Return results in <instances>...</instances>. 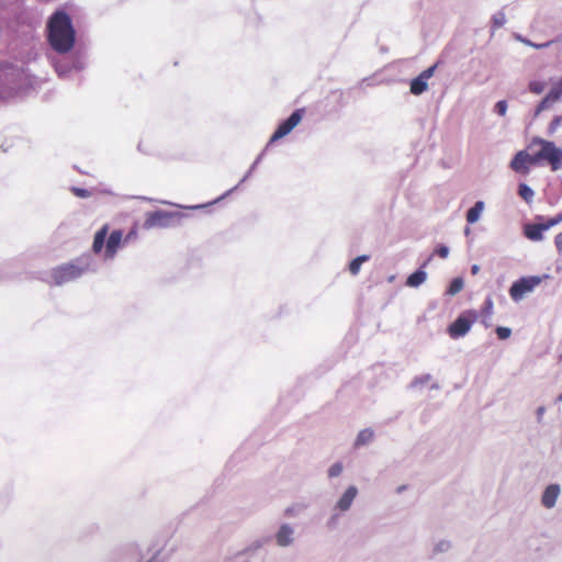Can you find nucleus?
Returning <instances> with one entry per match:
<instances>
[{"instance_id": "nucleus-1", "label": "nucleus", "mask_w": 562, "mask_h": 562, "mask_svg": "<svg viewBox=\"0 0 562 562\" xmlns=\"http://www.w3.org/2000/svg\"><path fill=\"white\" fill-rule=\"evenodd\" d=\"M116 250L117 248H89L74 261L52 269L47 281L57 286L71 282L86 272L95 271L102 263L113 260Z\"/></svg>"}, {"instance_id": "nucleus-2", "label": "nucleus", "mask_w": 562, "mask_h": 562, "mask_svg": "<svg viewBox=\"0 0 562 562\" xmlns=\"http://www.w3.org/2000/svg\"><path fill=\"white\" fill-rule=\"evenodd\" d=\"M535 144L540 145L541 149L533 155H529L525 150L518 151L510 162L513 170L527 175L529 172L528 165H537L541 160L548 161L552 171L562 168V149L558 148L553 142L540 137L532 138L531 145Z\"/></svg>"}, {"instance_id": "nucleus-3", "label": "nucleus", "mask_w": 562, "mask_h": 562, "mask_svg": "<svg viewBox=\"0 0 562 562\" xmlns=\"http://www.w3.org/2000/svg\"><path fill=\"white\" fill-rule=\"evenodd\" d=\"M48 42L54 50L68 53L75 45V30L71 19L64 11H56L49 19Z\"/></svg>"}, {"instance_id": "nucleus-4", "label": "nucleus", "mask_w": 562, "mask_h": 562, "mask_svg": "<svg viewBox=\"0 0 562 562\" xmlns=\"http://www.w3.org/2000/svg\"><path fill=\"white\" fill-rule=\"evenodd\" d=\"M548 274L543 276H528L516 280L510 289L509 295L514 302L521 301L525 295L531 293L544 279H548Z\"/></svg>"}, {"instance_id": "nucleus-5", "label": "nucleus", "mask_w": 562, "mask_h": 562, "mask_svg": "<svg viewBox=\"0 0 562 562\" xmlns=\"http://www.w3.org/2000/svg\"><path fill=\"white\" fill-rule=\"evenodd\" d=\"M476 319L474 312H467L460 314L447 328L449 336L452 339H458L465 336Z\"/></svg>"}, {"instance_id": "nucleus-6", "label": "nucleus", "mask_w": 562, "mask_h": 562, "mask_svg": "<svg viewBox=\"0 0 562 562\" xmlns=\"http://www.w3.org/2000/svg\"><path fill=\"white\" fill-rule=\"evenodd\" d=\"M305 109L295 110L285 121H283L274 131L270 138V143L277 142L292 132L294 127L302 121Z\"/></svg>"}, {"instance_id": "nucleus-7", "label": "nucleus", "mask_w": 562, "mask_h": 562, "mask_svg": "<svg viewBox=\"0 0 562 562\" xmlns=\"http://www.w3.org/2000/svg\"><path fill=\"white\" fill-rule=\"evenodd\" d=\"M305 109L295 110L285 121H283L274 131L270 138V143L277 142L292 132L294 127L302 121Z\"/></svg>"}, {"instance_id": "nucleus-8", "label": "nucleus", "mask_w": 562, "mask_h": 562, "mask_svg": "<svg viewBox=\"0 0 562 562\" xmlns=\"http://www.w3.org/2000/svg\"><path fill=\"white\" fill-rule=\"evenodd\" d=\"M562 98V76L552 83L549 92L537 105L535 115L538 116L541 112L549 110Z\"/></svg>"}, {"instance_id": "nucleus-9", "label": "nucleus", "mask_w": 562, "mask_h": 562, "mask_svg": "<svg viewBox=\"0 0 562 562\" xmlns=\"http://www.w3.org/2000/svg\"><path fill=\"white\" fill-rule=\"evenodd\" d=\"M562 221V213L557 215L554 218L548 221L547 223L540 224H528L524 228V233L527 238L533 241H538L542 239V235L546 231L557 225Z\"/></svg>"}, {"instance_id": "nucleus-10", "label": "nucleus", "mask_w": 562, "mask_h": 562, "mask_svg": "<svg viewBox=\"0 0 562 562\" xmlns=\"http://www.w3.org/2000/svg\"><path fill=\"white\" fill-rule=\"evenodd\" d=\"M274 540L278 547L288 548L295 542V529L292 525L283 522L274 533Z\"/></svg>"}, {"instance_id": "nucleus-11", "label": "nucleus", "mask_w": 562, "mask_h": 562, "mask_svg": "<svg viewBox=\"0 0 562 562\" xmlns=\"http://www.w3.org/2000/svg\"><path fill=\"white\" fill-rule=\"evenodd\" d=\"M436 67L437 65L428 67L412 80L409 87L411 93L414 95H419L428 89L427 80L434 76Z\"/></svg>"}, {"instance_id": "nucleus-12", "label": "nucleus", "mask_w": 562, "mask_h": 562, "mask_svg": "<svg viewBox=\"0 0 562 562\" xmlns=\"http://www.w3.org/2000/svg\"><path fill=\"white\" fill-rule=\"evenodd\" d=\"M357 495H358L357 486H355V485L348 486L347 490L344 492V494L336 502V504L334 506V510H338L339 513L348 512L351 508L352 503L355 502Z\"/></svg>"}, {"instance_id": "nucleus-13", "label": "nucleus", "mask_w": 562, "mask_h": 562, "mask_svg": "<svg viewBox=\"0 0 562 562\" xmlns=\"http://www.w3.org/2000/svg\"><path fill=\"white\" fill-rule=\"evenodd\" d=\"M171 220L172 216L169 213L155 211L147 214L144 226L146 228L166 227L169 225Z\"/></svg>"}, {"instance_id": "nucleus-14", "label": "nucleus", "mask_w": 562, "mask_h": 562, "mask_svg": "<svg viewBox=\"0 0 562 562\" xmlns=\"http://www.w3.org/2000/svg\"><path fill=\"white\" fill-rule=\"evenodd\" d=\"M561 494V486L558 483L549 484L542 495H541V504L544 508L551 509L555 506L557 501Z\"/></svg>"}, {"instance_id": "nucleus-15", "label": "nucleus", "mask_w": 562, "mask_h": 562, "mask_svg": "<svg viewBox=\"0 0 562 562\" xmlns=\"http://www.w3.org/2000/svg\"><path fill=\"white\" fill-rule=\"evenodd\" d=\"M429 259H427L419 269L409 274L406 279L405 284L409 288H418L427 279V272L424 268L427 266Z\"/></svg>"}, {"instance_id": "nucleus-16", "label": "nucleus", "mask_w": 562, "mask_h": 562, "mask_svg": "<svg viewBox=\"0 0 562 562\" xmlns=\"http://www.w3.org/2000/svg\"><path fill=\"white\" fill-rule=\"evenodd\" d=\"M135 234V228H132L124 237L121 229H115L110 234L105 246H120L122 241L130 243Z\"/></svg>"}, {"instance_id": "nucleus-17", "label": "nucleus", "mask_w": 562, "mask_h": 562, "mask_svg": "<svg viewBox=\"0 0 562 562\" xmlns=\"http://www.w3.org/2000/svg\"><path fill=\"white\" fill-rule=\"evenodd\" d=\"M373 437H374V432L371 428L362 429L357 435V438L353 443L355 448H360V447L369 445L373 440Z\"/></svg>"}, {"instance_id": "nucleus-18", "label": "nucleus", "mask_w": 562, "mask_h": 562, "mask_svg": "<svg viewBox=\"0 0 562 562\" xmlns=\"http://www.w3.org/2000/svg\"><path fill=\"white\" fill-rule=\"evenodd\" d=\"M483 209H484V203L482 201H477L467 213L468 223L473 224V223L477 222Z\"/></svg>"}, {"instance_id": "nucleus-19", "label": "nucleus", "mask_w": 562, "mask_h": 562, "mask_svg": "<svg viewBox=\"0 0 562 562\" xmlns=\"http://www.w3.org/2000/svg\"><path fill=\"white\" fill-rule=\"evenodd\" d=\"M370 259L368 255H361L352 259L349 263V271L351 274L356 276L359 273L361 265L367 262Z\"/></svg>"}, {"instance_id": "nucleus-20", "label": "nucleus", "mask_w": 562, "mask_h": 562, "mask_svg": "<svg viewBox=\"0 0 562 562\" xmlns=\"http://www.w3.org/2000/svg\"><path fill=\"white\" fill-rule=\"evenodd\" d=\"M519 196L525 200L527 203H530L535 196L533 190L527 186L526 183H520L518 187Z\"/></svg>"}, {"instance_id": "nucleus-21", "label": "nucleus", "mask_w": 562, "mask_h": 562, "mask_svg": "<svg viewBox=\"0 0 562 562\" xmlns=\"http://www.w3.org/2000/svg\"><path fill=\"white\" fill-rule=\"evenodd\" d=\"M108 233L109 226L105 224L95 233L92 246H104Z\"/></svg>"}, {"instance_id": "nucleus-22", "label": "nucleus", "mask_w": 562, "mask_h": 562, "mask_svg": "<svg viewBox=\"0 0 562 562\" xmlns=\"http://www.w3.org/2000/svg\"><path fill=\"white\" fill-rule=\"evenodd\" d=\"M306 509V505L305 504H301V503H297V504H293L289 507L285 508L284 510V514L288 516V517H297L300 516L304 510Z\"/></svg>"}, {"instance_id": "nucleus-23", "label": "nucleus", "mask_w": 562, "mask_h": 562, "mask_svg": "<svg viewBox=\"0 0 562 562\" xmlns=\"http://www.w3.org/2000/svg\"><path fill=\"white\" fill-rule=\"evenodd\" d=\"M464 282L462 278H454L447 290V294L456 295L463 289Z\"/></svg>"}, {"instance_id": "nucleus-24", "label": "nucleus", "mask_w": 562, "mask_h": 562, "mask_svg": "<svg viewBox=\"0 0 562 562\" xmlns=\"http://www.w3.org/2000/svg\"><path fill=\"white\" fill-rule=\"evenodd\" d=\"M430 380H431V375L428 373L415 376L414 380L411 382L409 387L417 389V387L428 383Z\"/></svg>"}, {"instance_id": "nucleus-25", "label": "nucleus", "mask_w": 562, "mask_h": 562, "mask_svg": "<svg viewBox=\"0 0 562 562\" xmlns=\"http://www.w3.org/2000/svg\"><path fill=\"white\" fill-rule=\"evenodd\" d=\"M562 127V114L561 115H557L553 117V120L550 122L549 124V127H548V133L550 135H553L554 133H557L560 128Z\"/></svg>"}, {"instance_id": "nucleus-26", "label": "nucleus", "mask_w": 562, "mask_h": 562, "mask_svg": "<svg viewBox=\"0 0 562 562\" xmlns=\"http://www.w3.org/2000/svg\"><path fill=\"white\" fill-rule=\"evenodd\" d=\"M528 88L530 92L535 94H540L544 91L546 82L538 80L530 81Z\"/></svg>"}, {"instance_id": "nucleus-27", "label": "nucleus", "mask_w": 562, "mask_h": 562, "mask_svg": "<svg viewBox=\"0 0 562 562\" xmlns=\"http://www.w3.org/2000/svg\"><path fill=\"white\" fill-rule=\"evenodd\" d=\"M450 548V541L442 539L435 544L434 554L447 552Z\"/></svg>"}, {"instance_id": "nucleus-28", "label": "nucleus", "mask_w": 562, "mask_h": 562, "mask_svg": "<svg viewBox=\"0 0 562 562\" xmlns=\"http://www.w3.org/2000/svg\"><path fill=\"white\" fill-rule=\"evenodd\" d=\"M342 470H344L342 463L341 462H335L328 469V476L330 479L337 477V476H339L341 474Z\"/></svg>"}, {"instance_id": "nucleus-29", "label": "nucleus", "mask_w": 562, "mask_h": 562, "mask_svg": "<svg viewBox=\"0 0 562 562\" xmlns=\"http://www.w3.org/2000/svg\"><path fill=\"white\" fill-rule=\"evenodd\" d=\"M495 331L497 337L502 340L509 338L512 335V329L509 327L498 326Z\"/></svg>"}, {"instance_id": "nucleus-30", "label": "nucleus", "mask_w": 562, "mask_h": 562, "mask_svg": "<svg viewBox=\"0 0 562 562\" xmlns=\"http://www.w3.org/2000/svg\"><path fill=\"white\" fill-rule=\"evenodd\" d=\"M71 192L78 198H89L91 195V192L89 190L78 187H72Z\"/></svg>"}, {"instance_id": "nucleus-31", "label": "nucleus", "mask_w": 562, "mask_h": 562, "mask_svg": "<svg viewBox=\"0 0 562 562\" xmlns=\"http://www.w3.org/2000/svg\"><path fill=\"white\" fill-rule=\"evenodd\" d=\"M557 42L555 40L553 41H549V42H546V43H542V44H536L529 40H522V43L528 45V46H531V47H535V48H544V47H549L552 43Z\"/></svg>"}, {"instance_id": "nucleus-32", "label": "nucleus", "mask_w": 562, "mask_h": 562, "mask_svg": "<svg viewBox=\"0 0 562 562\" xmlns=\"http://www.w3.org/2000/svg\"><path fill=\"white\" fill-rule=\"evenodd\" d=\"M495 110L496 112L501 115V116H504L507 112V103L506 101L502 100V101H498L495 105Z\"/></svg>"}, {"instance_id": "nucleus-33", "label": "nucleus", "mask_w": 562, "mask_h": 562, "mask_svg": "<svg viewBox=\"0 0 562 562\" xmlns=\"http://www.w3.org/2000/svg\"><path fill=\"white\" fill-rule=\"evenodd\" d=\"M262 547V542L260 540H257L255 541L254 543H251L246 550L245 552H255L257 550H259L260 548Z\"/></svg>"}, {"instance_id": "nucleus-34", "label": "nucleus", "mask_w": 562, "mask_h": 562, "mask_svg": "<svg viewBox=\"0 0 562 562\" xmlns=\"http://www.w3.org/2000/svg\"><path fill=\"white\" fill-rule=\"evenodd\" d=\"M492 310H493V301L491 297H487L485 300V303H484V311L487 313V314H492Z\"/></svg>"}, {"instance_id": "nucleus-35", "label": "nucleus", "mask_w": 562, "mask_h": 562, "mask_svg": "<svg viewBox=\"0 0 562 562\" xmlns=\"http://www.w3.org/2000/svg\"><path fill=\"white\" fill-rule=\"evenodd\" d=\"M536 413H537V419H538V422H540L542 419L544 413H546V407L544 406H539L537 408Z\"/></svg>"}, {"instance_id": "nucleus-36", "label": "nucleus", "mask_w": 562, "mask_h": 562, "mask_svg": "<svg viewBox=\"0 0 562 562\" xmlns=\"http://www.w3.org/2000/svg\"><path fill=\"white\" fill-rule=\"evenodd\" d=\"M449 249L450 248H438V255L441 258H447L449 256Z\"/></svg>"}, {"instance_id": "nucleus-37", "label": "nucleus", "mask_w": 562, "mask_h": 562, "mask_svg": "<svg viewBox=\"0 0 562 562\" xmlns=\"http://www.w3.org/2000/svg\"><path fill=\"white\" fill-rule=\"evenodd\" d=\"M554 243L555 246H562V232L555 236Z\"/></svg>"}, {"instance_id": "nucleus-38", "label": "nucleus", "mask_w": 562, "mask_h": 562, "mask_svg": "<svg viewBox=\"0 0 562 562\" xmlns=\"http://www.w3.org/2000/svg\"><path fill=\"white\" fill-rule=\"evenodd\" d=\"M337 519H338V515L337 514L331 515V517L328 520V525L329 526L334 525Z\"/></svg>"}, {"instance_id": "nucleus-39", "label": "nucleus", "mask_w": 562, "mask_h": 562, "mask_svg": "<svg viewBox=\"0 0 562 562\" xmlns=\"http://www.w3.org/2000/svg\"><path fill=\"white\" fill-rule=\"evenodd\" d=\"M479 271H480V266L479 265H473L471 267L472 274H476V273H479Z\"/></svg>"}, {"instance_id": "nucleus-40", "label": "nucleus", "mask_w": 562, "mask_h": 562, "mask_svg": "<svg viewBox=\"0 0 562 562\" xmlns=\"http://www.w3.org/2000/svg\"><path fill=\"white\" fill-rule=\"evenodd\" d=\"M405 490H406V485H401V486H398V487L396 488V492H397L398 494H401V493H402V492H404Z\"/></svg>"}, {"instance_id": "nucleus-41", "label": "nucleus", "mask_w": 562, "mask_h": 562, "mask_svg": "<svg viewBox=\"0 0 562 562\" xmlns=\"http://www.w3.org/2000/svg\"><path fill=\"white\" fill-rule=\"evenodd\" d=\"M431 389H434V390H438V389H439V384H438V383H432V384H431Z\"/></svg>"}, {"instance_id": "nucleus-42", "label": "nucleus", "mask_w": 562, "mask_h": 562, "mask_svg": "<svg viewBox=\"0 0 562 562\" xmlns=\"http://www.w3.org/2000/svg\"><path fill=\"white\" fill-rule=\"evenodd\" d=\"M557 402H562V393L557 397Z\"/></svg>"}, {"instance_id": "nucleus-43", "label": "nucleus", "mask_w": 562, "mask_h": 562, "mask_svg": "<svg viewBox=\"0 0 562 562\" xmlns=\"http://www.w3.org/2000/svg\"><path fill=\"white\" fill-rule=\"evenodd\" d=\"M148 562H157L155 559L149 560Z\"/></svg>"}, {"instance_id": "nucleus-44", "label": "nucleus", "mask_w": 562, "mask_h": 562, "mask_svg": "<svg viewBox=\"0 0 562 562\" xmlns=\"http://www.w3.org/2000/svg\"><path fill=\"white\" fill-rule=\"evenodd\" d=\"M560 360L562 361V355L560 356Z\"/></svg>"}]
</instances>
